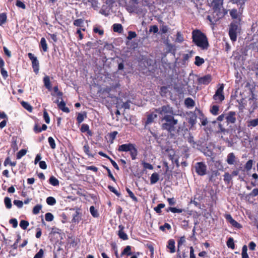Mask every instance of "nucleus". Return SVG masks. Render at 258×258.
Masks as SVG:
<instances>
[{
  "label": "nucleus",
  "mask_w": 258,
  "mask_h": 258,
  "mask_svg": "<svg viewBox=\"0 0 258 258\" xmlns=\"http://www.w3.org/2000/svg\"><path fill=\"white\" fill-rule=\"evenodd\" d=\"M169 210L171 212H172L173 213H180L184 211V209H177L175 207H169Z\"/></svg>",
  "instance_id": "864d4df0"
},
{
  "label": "nucleus",
  "mask_w": 258,
  "mask_h": 258,
  "mask_svg": "<svg viewBox=\"0 0 258 258\" xmlns=\"http://www.w3.org/2000/svg\"><path fill=\"white\" fill-rule=\"evenodd\" d=\"M137 36V34L134 31H129L128 33L127 39L128 40H131L133 38H135Z\"/></svg>",
  "instance_id": "774afa93"
},
{
  "label": "nucleus",
  "mask_w": 258,
  "mask_h": 258,
  "mask_svg": "<svg viewBox=\"0 0 258 258\" xmlns=\"http://www.w3.org/2000/svg\"><path fill=\"white\" fill-rule=\"evenodd\" d=\"M53 96V102L57 104L59 109L63 112H64V101L63 100L62 92H58L56 94H52Z\"/></svg>",
  "instance_id": "423d86ee"
},
{
  "label": "nucleus",
  "mask_w": 258,
  "mask_h": 258,
  "mask_svg": "<svg viewBox=\"0 0 258 258\" xmlns=\"http://www.w3.org/2000/svg\"><path fill=\"white\" fill-rule=\"evenodd\" d=\"M219 110V106L217 105H213L210 109V112L211 113L214 115H216L218 114V111Z\"/></svg>",
  "instance_id": "e433bc0d"
},
{
  "label": "nucleus",
  "mask_w": 258,
  "mask_h": 258,
  "mask_svg": "<svg viewBox=\"0 0 258 258\" xmlns=\"http://www.w3.org/2000/svg\"><path fill=\"white\" fill-rule=\"evenodd\" d=\"M84 117H86V114H83L81 113H79L77 117V120L79 123H81L84 119Z\"/></svg>",
  "instance_id": "3c124183"
},
{
  "label": "nucleus",
  "mask_w": 258,
  "mask_h": 258,
  "mask_svg": "<svg viewBox=\"0 0 258 258\" xmlns=\"http://www.w3.org/2000/svg\"><path fill=\"white\" fill-rule=\"evenodd\" d=\"M42 208V206L41 205H37L35 206L34 207L33 209V213L34 214H37L39 213L40 210Z\"/></svg>",
  "instance_id": "603ef678"
},
{
  "label": "nucleus",
  "mask_w": 258,
  "mask_h": 258,
  "mask_svg": "<svg viewBox=\"0 0 258 258\" xmlns=\"http://www.w3.org/2000/svg\"><path fill=\"white\" fill-rule=\"evenodd\" d=\"M232 179V176L228 172H225L224 175V180L225 182L229 183Z\"/></svg>",
  "instance_id": "49530a36"
},
{
  "label": "nucleus",
  "mask_w": 258,
  "mask_h": 258,
  "mask_svg": "<svg viewBox=\"0 0 258 258\" xmlns=\"http://www.w3.org/2000/svg\"><path fill=\"white\" fill-rule=\"evenodd\" d=\"M212 80L210 75H207L198 79L199 84L208 85Z\"/></svg>",
  "instance_id": "9b49d317"
},
{
  "label": "nucleus",
  "mask_w": 258,
  "mask_h": 258,
  "mask_svg": "<svg viewBox=\"0 0 258 258\" xmlns=\"http://www.w3.org/2000/svg\"><path fill=\"white\" fill-rule=\"evenodd\" d=\"M253 160L251 159L249 160L244 165V169L246 171H249L252 167Z\"/></svg>",
  "instance_id": "4c0bfd02"
},
{
  "label": "nucleus",
  "mask_w": 258,
  "mask_h": 258,
  "mask_svg": "<svg viewBox=\"0 0 258 258\" xmlns=\"http://www.w3.org/2000/svg\"><path fill=\"white\" fill-rule=\"evenodd\" d=\"M47 128V126L45 124H43L42 126L40 127L38 123H35L33 127V131L35 134H38L42 131L46 130Z\"/></svg>",
  "instance_id": "f3484780"
},
{
  "label": "nucleus",
  "mask_w": 258,
  "mask_h": 258,
  "mask_svg": "<svg viewBox=\"0 0 258 258\" xmlns=\"http://www.w3.org/2000/svg\"><path fill=\"white\" fill-rule=\"evenodd\" d=\"M46 203L48 205L52 206L56 203V200L53 197H49L46 199Z\"/></svg>",
  "instance_id": "a18cd8bd"
},
{
  "label": "nucleus",
  "mask_w": 258,
  "mask_h": 258,
  "mask_svg": "<svg viewBox=\"0 0 258 258\" xmlns=\"http://www.w3.org/2000/svg\"><path fill=\"white\" fill-rule=\"evenodd\" d=\"M236 157L233 153L228 154L226 161L229 165H233L235 162Z\"/></svg>",
  "instance_id": "6ab92c4d"
},
{
  "label": "nucleus",
  "mask_w": 258,
  "mask_h": 258,
  "mask_svg": "<svg viewBox=\"0 0 258 258\" xmlns=\"http://www.w3.org/2000/svg\"><path fill=\"white\" fill-rule=\"evenodd\" d=\"M208 3L217 15H222L223 16L227 14L228 11L223 8V0H208Z\"/></svg>",
  "instance_id": "7ed1b4c3"
},
{
  "label": "nucleus",
  "mask_w": 258,
  "mask_h": 258,
  "mask_svg": "<svg viewBox=\"0 0 258 258\" xmlns=\"http://www.w3.org/2000/svg\"><path fill=\"white\" fill-rule=\"evenodd\" d=\"M119 231H118V236L120 238L125 240L128 239V236L123 231L124 230V226L122 225H120L118 226Z\"/></svg>",
  "instance_id": "4468645a"
},
{
  "label": "nucleus",
  "mask_w": 258,
  "mask_h": 258,
  "mask_svg": "<svg viewBox=\"0 0 258 258\" xmlns=\"http://www.w3.org/2000/svg\"><path fill=\"white\" fill-rule=\"evenodd\" d=\"M126 190L130 198L135 202H138L137 198L134 195V193L128 188H126Z\"/></svg>",
  "instance_id": "09e8293b"
},
{
  "label": "nucleus",
  "mask_w": 258,
  "mask_h": 258,
  "mask_svg": "<svg viewBox=\"0 0 258 258\" xmlns=\"http://www.w3.org/2000/svg\"><path fill=\"white\" fill-rule=\"evenodd\" d=\"M108 188L109 189V190L113 193H114L116 196L118 197H119L120 196V194L118 192V191L113 186L111 185H108Z\"/></svg>",
  "instance_id": "13d9d810"
},
{
  "label": "nucleus",
  "mask_w": 258,
  "mask_h": 258,
  "mask_svg": "<svg viewBox=\"0 0 258 258\" xmlns=\"http://www.w3.org/2000/svg\"><path fill=\"white\" fill-rule=\"evenodd\" d=\"M81 219V213L79 211V210L76 211L75 213L73 214L72 221L75 223H79Z\"/></svg>",
  "instance_id": "5701e85b"
},
{
  "label": "nucleus",
  "mask_w": 258,
  "mask_h": 258,
  "mask_svg": "<svg viewBox=\"0 0 258 258\" xmlns=\"http://www.w3.org/2000/svg\"><path fill=\"white\" fill-rule=\"evenodd\" d=\"M74 25L80 28H85L84 20L82 19H77L74 21Z\"/></svg>",
  "instance_id": "c85d7f7f"
},
{
  "label": "nucleus",
  "mask_w": 258,
  "mask_h": 258,
  "mask_svg": "<svg viewBox=\"0 0 258 258\" xmlns=\"http://www.w3.org/2000/svg\"><path fill=\"white\" fill-rule=\"evenodd\" d=\"M27 153V150L26 149H21L20 150L17 154V159H21L23 156L26 155Z\"/></svg>",
  "instance_id": "79ce46f5"
},
{
  "label": "nucleus",
  "mask_w": 258,
  "mask_h": 258,
  "mask_svg": "<svg viewBox=\"0 0 258 258\" xmlns=\"http://www.w3.org/2000/svg\"><path fill=\"white\" fill-rule=\"evenodd\" d=\"M195 171L198 175L204 176L207 174V165L203 162H199L195 165Z\"/></svg>",
  "instance_id": "0eeeda50"
},
{
  "label": "nucleus",
  "mask_w": 258,
  "mask_h": 258,
  "mask_svg": "<svg viewBox=\"0 0 258 258\" xmlns=\"http://www.w3.org/2000/svg\"><path fill=\"white\" fill-rule=\"evenodd\" d=\"M48 143L49 144L50 147L53 149H55V141H54V139H53V138L51 137H49L48 139Z\"/></svg>",
  "instance_id": "bf43d9fd"
},
{
  "label": "nucleus",
  "mask_w": 258,
  "mask_h": 258,
  "mask_svg": "<svg viewBox=\"0 0 258 258\" xmlns=\"http://www.w3.org/2000/svg\"><path fill=\"white\" fill-rule=\"evenodd\" d=\"M77 244V239L75 236L68 237L67 245L70 247H74Z\"/></svg>",
  "instance_id": "dca6fc26"
},
{
  "label": "nucleus",
  "mask_w": 258,
  "mask_h": 258,
  "mask_svg": "<svg viewBox=\"0 0 258 258\" xmlns=\"http://www.w3.org/2000/svg\"><path fill=\"white\" fill-rule=\"evenodd\" d=\"M227 245L229 248H230L232 249L235 248V244L234 243V240L233 238L229 237L227 241Z\"/></svg>",
  "instance_id": "f704fd0d"
},
{
  "label": "nucleus",
  "mask_w": 258,
  "mask_h": 258,
  "mask_svg": "<svg viewBox=\"0 0 258 258\" xmlns=\"http://www.w3.org/2000/svg\"><path fill=\"white\" fill-rule=\"evenodd\" d=\"M185 104L187 107H193L195 105V101L191 98H187L185 100Z\"/></svg>",
  "instance_id": "c756f323"
},
{
  "label": "nucleus",
  "mask_w": 258,
  "mask_h": 258,
  "mask_svg": "<svg viewBox=\"0 0 258 258\" xmlns=\"http://www.w3.org/2000/svg\"><path fill=\"white\" fill-rule=\"evenodd\" d=\"M40 48L42 49L44 52H46L48 50L46 41L44 37L41 38L40 42Z\"/></svg>",
  "instance_id": "4be33fe9"
},
{
  "label": "nucleus",
  "mask_w": 258,
  "mask_h": 258,
  "mask_svg": "<svg viewBox=\"0 0 258 258\" xmlns=\"http://www.w3.org/2000/svg\"><path fill=\"white\" fill-rule=\"evenodd\" d=\"M49 182V183L53 186H57L59 184V181L58 179L53 176H52L50 177Z\"/></svg>",
  "instance_id": "473e14b6"
},
{
  "label": "nucleus",
  "mask_w": 258,
  "mask_h": 258,
  "mask_svg": "<svg viewBox=\"0 0 258 258\" xmlns=\"http://www.w3.org/2000/svg\"><path fill=\"white\" fill-rule=\"evenodd\" d=\"M197 111L201 114L202 117L201 118H200V119L202 120V125L203 126L206 125L208 123L207 118L204 115V114L200 110H198Z\"/></svg>",
  "instance_id": "c9c22d12"
},
{
  "label": "nucleus",
  "mask_w": 258,
  "mask_h": 258,
  "mask_svg": "<svg viewBox=\"0 0 258 258\" xmlns=\"http://www.w3.org/2000/svg\"><path fill=\"white\" fill-rule=\"evenodd\" d=\"M244 101V99L243 98L239 100H237L238 103V108L240 110H242L245 108L246 104L243 102Z\"/></svg>",
  "instance_id": "37998d69"
},
{
  "label": "nucleus",
  "mask_w": 258,
  "mask_h": 258,
  "mask_svg": "<svg viewBox=\"0 0 258 258\" xmlns=\"http://www.w3.org/2000/svg\"><path fill=\"white\" fill-rule=\"evenodd\" d=\"M174 89L180 94H182L184 92V87L183 85L175 86Z\"/></svg>",
  "instance_id": "8fccbe9b"
},
{
  "label": "nucleus",
  "mask_w": 258,
  "mask_h": 258,
  "mask_svg": "<svg viewBox=\"0 0 258 258\" xmlns=\"http://www.w3.org/2000/svg\"><path fill=\"white\" fill-rule=\"evenodd\" d=\"M188 130L185 127L183 126H177L176 131L175 132V137L177 136H180L181 137H184L185 134L188 132Z\"/></svg>",
  "instance_id": "f8f14e48"
},
{
  "label": "nucleus",
  "mask_w": 258,
  "mask_h": 258,
  "mask_svg": "<svg viewBox=\"0 0 258 258\" xmlns=\"http://www.w3.org/2000/svg\"><path fill=\"white\" fill-rule=\"evenodd\" d=\"M16 6L18 7V8H20L22 9H26V5H25V4L22 2V1H19V0H17L16 2Z\"/></svg>",
  "instance_id": "680f3d73"
},
{
  "label": "nucleus",
  "mask_w": 258,
  "mask_h": 258,
  "mask_svg": "<svg viewBox=\"0 0 258 258\" xmlns=\"http://www.w3.org/2000/svg\"><path fill=\"white\" fill-rule=\"evenodd\" d=\"M257 125H258V118L250 120L248 122V126L255 127Z\"/></svg>",
  "instance_id": "5fc2aeb1"
},
{
  "label": "nucleus",
  "mask_w": 258,
  "mask_h": 258,
  "mask_svg": "<svg viewBox=\"0 0 258 258\" xmlns=\"http://www.w3.org/2000/svg\"><path fill=\"white\" fill-rule=\"evenodd\" d=\"M29 222L27 221L22 220L20 221V226L24 230H26L29 226Z\"/></svg>",
  "instance_id": "c03bdc74"
},
{
  "label": "nucleus",
  "mask_w": 258,
  "mask_h": 258,
  "mask_svg": "<svg viewBox=\"0 0 258 258\" xmlns=\"http://www.w3.org/2000/svg\"><path fill=\"white\" fill-rule=\"evenodd\" d=\"M157 117V114L154 112H151L147 114V120L145 122V126L151 124L154 120Z\"/></svg>",
  "instance_id": "9d476101"
},
{
  "label": "nucleus",
  "mask_w": 258,
  "mask_h": 258,
  "mask_svg": "<svg viewBox=\"0 0 258 258\" xmlns=\"http://www.w3.org/2000/svg\"><path fill=\"white\" fill-rule=\"evenodd\" d=\"M43 118L46 123H49L50 118L48 113H47L46 109H44V110L43 111Z\"/></svg>",
  "instance_id": "6e6d98bb"
},
{
  "label": "nucleus",
  "mask_w": 258,
  "mask_h": 258,
  "mask_svg": "<svg viewBox=\"0 0 258 258\" xmlns=\"http://www.w3.org/2000/svg\"><path fill=\"white\" fill-rule=\"evenodd\" d=\"M197 117L196 113H191L190 114L188 119V122L191 125V126H193L196 123Z\"/></svg>",
  "instance_id": "aec40b11"
},
{
  "label": "nucleus",
  "mask_w": 258,
  "mask_h": 258,
  "mask_svg": "<svg viewBox=\"0 0 258 258\" xmlns=\"http://www.w3.org/2000/svg\"><path fill=\"white\" fill-rule=\"evenodd\" d=\"M119 152H130L133 160L137 158L138 150L135 147V145L131 143L122 144L118 147Z\"/></svg>",
  "instance_id": "20e7f679"
},
{
  "label": "nucleus",
  "mask_w": 258,
  "mask_h": 258,
  "mask_svg": "<svg viewBox=\"0 0 258 258\" xmlns=\"http://www.w3.org/2000/svg\"><path fill=\"white\" fill-rule=\"evenodd\" d=\"M192 42L203 50H207L209 44L206 35L199 30H195L192 32Z\"/></svg>",
  "instance_id": "f03ea898"
},
{
  "label": "nucleus",
  "mask_w": 258,
  "mask_h": 258,
  "mask_svg": "<svg viewBox=\"0 0 258 258\" xmlns=\"http://www.w3.org/2000/svg\"><path fill=\"white\" fill-rule=\"evenodd\" d=\"M131 248L132 247L131 246H126L123 249V250L121 252L120 256H122L123 255H131L132 254V253L131 252Z\"/></svg>",
  "instance_id": "a878e982"
},
{
  "label": "nucleus",
  "mask_w": 258,
  "mask_h": 258,
  "mask_svg": "<svg viewBox=\"0 0 258 258\" xmlns=\"http://www.w3.org/2000/svg\"><path fill=\"white\" fill-rule=\"evenodd\" d=\"M43 83L46 88H47L49 91H51L52 90V86L50 83V78L48 76H45L43 78Z\"/></svg>",
  "instance_id": "a211bd4d"
},
{
  "label": "nucleus",
  "mask_w": 258,
  "mask_h": 258,
  "mask_svg": "<svg viewBox=\"0 0 258 258\" xmlns=\"http://www.w3.org/2000/svg\"><path fill=\"white\" fill-rule=\"evenodd\" d=\"M53 215L51 213H47L45 215V218L46 221H52L53 220Z\"/></svg>",
  "instance_id": "4d7b16f0"
},
{
  "label": "nucleus",
  "mask_w": 258,
  "mask_h": 258,
  "mask_svg": "<svg viewBox=\"0 0 258 258\" xmlns=\"http://www.w3.org/2000/svg\"><path fill=\"white\" fill-rule=\"evenodd\" d=\"M131 101L130 100H127L125 102L122 103L121 105V108H124L125 109H129L130 108V103Z\"/></svg>",
  "instance_id": "69168bd1"
},
{
  "label": "nucleus",
  "mask_w": 258,
  "mask_h": 258,
  "mask_svg": "<svg viewBox=\"0 0 258 258\" xmlns=\"http://www.w3.org/2000/svg\"><path fill=\"white\" fill-rule=\"evenodd\" d=\"M167 247L168 248H169L170 249V252H171V253L175 252V241L172 239L169 240Z\"/></svg>",
  "instance_id": "412c9836"
},
{
  "label": "nucleus",
  "mask_w": 258,
  "mask_h": 258,
  "mask_svg": "<svg viewBox=\"0 0 258 258\" xmlns=\"http://www.w3.org/2000/svg\"><path fill=\"white\" fill-rule=\"evenodd\" d=\"M205 61L203 58L200 57L199 56H197L195 57V64L197 66H201L204 63Z\"/></svg>",
  "instance_id": "72a5a7b5"
},
{
  "label": "nucleus",
  "mask_w": 258,
  "mask_h": 258,
  "mask_svg": "<svg viewBox=\"0 0 258 258\" xmlns=\"http://www.w3.org/2000/svg\"><path fill=\"white\" fill-rule=\"evenodd\" d=\"M113 30L115 32L121 33L123 31V28L120 24H114L113 25Z\"/></svg>",
  "instance_id": "393cba45"
},
{
  "label": "nucleus",
  "mask_w": 258,
  "mask_h": 258,
  "mask_svg": "<svg viewBox=\"0 0 258 258\" xmlns=\"http://www.w3.org/2000/svg\"><path fill=\"white\" fill-rule=\"evenodd\" d=\"M84 152L89 157H93L94 156L90 152V147L88 144H86L83 147Z\"/></svg>",
  "instance_id": "2f4dec72"
},
{
  "label": "nucleus",
  "mask_w": 258,
  "mask_h": 258,
  "mask_svg": "<svg viewBox=\"0 0 258 258\" xmlns=\"http://www.w3.org/2000/svg\"><path fill=\"white\" fill-rule=\"evenodd\" d=\"M167 229L168 230H170L171 228L170 225L167 223H165L163 225L160 226L159 227V229L164 231L165 229Z\"/></svg>",
  "instance_id": "e2e57ef3"
},
{
  "label": "nucleus",
  "mask_w": 258,
  "mask_h": 258,
  "mask_svg": "<svg viewBox=\"0 0 258 258\" xmlns=\"http://www.w3.org/2000/svg\"><path fill=\"white\" fill-rule=\"evenodd\" d=\"M159 179V176L157 173H153L150 177V183L152 184H155L158 182Z\"/></svg>",
  "instance_id": "b1692460"
},
{
  "label": "nucleus",
  "mask_w": 258,
  "mask_h": 258,
  "mask_svg": "<svg viewBox=\"0 0 258 258\" xmlns=\"http://www.w3.org/2000/svg\"><path fill=\"white\" fill-rule=\"evenodd\" d=\"M44 255V250L41 248L39 251L35 255L33 258H42Z\"/></svg>",
  "instance_id": "0e129e2a"
},
{
  "label": "nucleus",
  "mask_w": 258,
  "mask_h": 258,
  "mask_svg": "<svg viewBox=\"0 0 258 258\" xmlns=\"http://www.w3.org/2000/svg\"><path fill=\"white\" fill-rule=\"evenodd\" d=\"M258 196V188H254L248 194V196L251 197H255Z\"/></svg>",
  "instance_id": "338daca9"
},
{
  "label": "nucleus",
  "mask_w": 258,
  "mask_h": 258,
  "mask_svg": "<svg viewBox=\"0 0 258 258\" xmlns=\"http://www.w3.org/2000/svg\"><path fill=\"white\" fill-rule=\"evenodd\" d=\"M155 111L161 115V128L166 131L171 138H175V132L178 124V120L174 116L176 114L173 107L169 105H165L155 109Z\"/></svg>",
  "instance_id": "f257e3e1"
},
{
  "label": "nucleus",
  "mask_w": 258,
  "mask_h": 258,
  "mask_svg": "<svg viewBox=\"0 0 258 258\" xmlns=\"http://www.w3.org/2000/svg\"><path fill=\"white\" fill-rule=\"evenodd\" d=\"M247 247L246 245L243 246L242 248V258H249L248 255L247 253Z\"/></svg>",
  "instance_id": "a19ab883"
},
{
  "label": "nucleus",
  "mask_w": 258,
  "mask_h": 258,
  "mask_svg": "<svg viewBox=\"0 0 258 258\" xmlns=\"http://www.w3.org/2000/svg\"><path fill=\"white\" fill-rule=\"evenodd\" d=\"M22 106L29 112H32L33 110L32 106L28 102L23 101L21 102Z\"/></svg>",
  "instance_id": "cd10ccee"
},
{
  "label": "nucleus",
  "mask_w": 258,
  "mask_h": 258,
  "mask_svg": "<svg viewBox=\"0 0 258 258\" xmlns=\"http://www.w3.org/2000/svg\"><path fill=\"white\" fill-rule=\"evenodd\" d=\"M28 56L29 59L32 62V67L33 69L34 72L37 74L39 71V63L37 57L34 55V54L31 52L28 53Z\"/></svg>",
  "instance_id": "1a4fd4ad"
},
{
  "label": "nucleus",
  "mask_w": 258,
  "mask_h": 258,
  "mask_svg": "<svg viewBox=\"0 0 258 258\" xmlns=\"http://www.w3.org/2000/svg\"><path fill=\"white\" fill-rule=\"evenodd\" d=\"M90 212L93 217H98L99 216V214L96 209H95V207L93 206H92L90 208Z\"/></svg>",
  "instance_id": "58836bf2"
},
{
  "label": "nucleus",
  "mask_w": 258,
  "mask_h": 258,
  "mask_svg": "<svg viewBox=\"0 0 258 258\" xmlns=\"http://www.w3.org/2000/svg\"><path fill=\"white\" fill-rule=\"evenodd\" d=\"M224 84H220V87L217 89L213 98L215 100H219L222 102L224 100L225 97L223 95Z\"/></svg>",
  "instance_id": "6e6552de"
},
{
  "label": "nucleus",
  "mask_w": 258,
  "mask_h": 258,
  "mask_svg": "<svg viewBox=\"0 0 258 258\" xmlns=\"http://www.w3.org/2000/svg\"><path fill=\"white\" fill-rule=\"evenodd\" d=\"M235 112L230 111L226 116V119L228 123H234L236 121Z\"/></svg>",
  "instance_id": "2eb2a0df"
},
{
  "label": "nucleus",
  "mask_w": 258,
  "mask_h": 258,
  "mask_svg": "<svg viewBox=\"0 0 258 258\" xmlns=\"http://www.w3.org/2000/svg\"><path fill=\"white\" fill-rule=\"evenodd\" d=\"M4 203L5 206L7 209H11L12 208V205L11 202V200L9 197H6L4 199Z\"/></svg>",
  "instance_id": "ea45409f"
},
{
  "label": "nucleus",
  "mask_w": 258,
  "mask_h": 258,
  "mask_svg": "<svg viewBox=\"0 0 258 258\" xmlns=\"http://www.w3.org/2000/svg\"><path fill=\"white\" fill-rule=\"evenodd\" d=\"M54 258H64V250L63 248L58 247L54 252Z\"/></svg>",
  "instance_id": "ddd939ff"
},
{
  "label": "nucleus",
  "mask_w": 258,
  "mask_h": 258,
  "mask_svg": "<svg viewBox=\"0 0 258 258\" xmlns=\"http://www.w3.org/2000/svg\"><path fill=\"white\" fill-rule=\"evenodd\" d=\"M239 25L238 22H233L229 25V35L231 40L233 42H235L237 40V33L240 30Z\"/></svg>",
  "instance_id": "39448f33"
},
{
  "label": "nucleus",
  "mask_w": 258,
  "mask_h": 258,
  "mask_svg": "<svg viewBox=\"0 0 258 258\" xmlns=\"http://www.w3.org/2000/svg\"><path fill=\"white\" fill-rule=\"evenodd\" d=\"M80 130L82 133L87 132L89 135H92L91 132L89 130V126L87 124H83L81 127Z\"/></svg>",
  "instance_id": "bb28decb"
},
{
  "label": "nucleus",
  "mask_w": 258,
  "mask_h": 258,
  "mask_svg": "<svg viewBox=\"0 0 258 258\" xmlns=\"http://www.w3.org/2000/svg\"><path fill=\"white\" fill-rule=\"evenodd\" d=\"M220 17H207L208 20L210 21V24L215 25L219 22Z\"/></svg>",
  "instance_id": "7c9ffc66"
},
{
  "label": "nucleus",
  "mask_w": 258,
  "mask_h": 258,
  "mask_svg": "<svg viewBox=\"0 0 258 258\" xmlns=\"http://www.w3.org/2000/svg\"><path fill=\"white\" fill-rule=\"evenodd\" d=\"M85 30V28H79L77 29L76 33L79 35V38L80 40H82L83 38V34L82 33L81 31Z\"/></svg>",
  "instance_id": "052dcab7"
},
{
  "label": "nucleus",
  "mask_w": 258,
  "mask_h": 258,
  "mask_svg": "<svg viewBox=\"0 0 258 258\" xmlns=\"http://www.w3.org/2000/svg\"><path fill=\"white\" fill-rule=\"evenodd\" d=\"M165 206V205L164 204L161 203V204H158L157 207H156L154 208V209L157 213L160 214L162 212L161 209L164 208Z\"/></svg>",
  "instance_id": "de8ad7c7"
}]
</instances>
